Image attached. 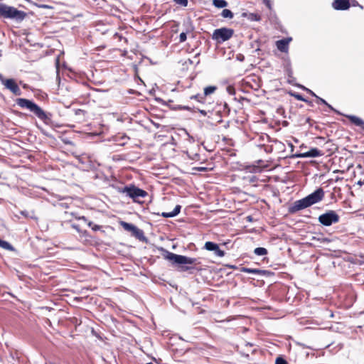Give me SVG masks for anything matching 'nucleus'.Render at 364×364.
<instances>
[{
	"label": "nucleus",
	"mask_w": 364,
	"mask_h": 364,
	"mask_svg": "<svg viewBox=\"0 0 364 364\" xmlns=\"http://www.w3.org/2000/svg\"><path fill=\"white\" fill-rule=\"evenodd\" d=\"M325 192L322 188H317L312 193L303 198L302 199L294 201L288 208V212L291 214L296 213L301 210L307 208L314 204H316L324 198Z\"/></svg>",
	"instance_id": "1"
},
{
	"label": "nucleus",
	"mask_w": 364,
	"mask_h": 364,
	"mask_svg": "<svg viewBox=\"0 0 364 364\" xmlns=\"http://www.w3.org/2000/svg\"><path fill=\"white\" fill-rule=\"evenodd\" d=\"M16 102L20 107L28 109L44 123L48 124L50 120L49 114L33 101L26 98H17Z\"/></svg>",
	"instance_id": "2"
},
{
	"label": "nucleus",
	"mask_w": 364,
	"mask_h": 364,
	"mask_svg": "<svg viewBox=\"0 0 364 364\" xmlns=\"http://www.w3.org/2000/svg\"><path fill=\"white\" fill-rule=\"evenodd\" d=\"M26 16V13L18 10L14 6L0 2V18L22 21Z\"/></svg>",
	"instance_id": "3"
},
{
	"label": "nucleus",
	"mask_w": 364,
	"mask_h": 364,
	"mask_svg": "<svg viewBox=\"0 0 364 364\" xmlns=\"http://www.w3.org/2000/svg\"><path fill=\"white\" fill-rule=\"evenodd\" d=\"M119 192L125 193L127 196L132 198L134 202L139 203H143V201L140 200L141 198H144L148 196V193L146 191L133 184L125 186L119 190Z\"/></svg>",
	"instance_id": "4"
},
{
	"label": "nucleus",
	"mask_w": 364,
	"mask_h": 364,
	"mask_svg": "<svg viewBox=\"0 0 364 364\" xmlns=\"http://www.w3.org/2000/svg\"><path fill=\"white\" fill-rule=\"evenodd\" d=\"M163 252L164 257L175 264H196L197 262V259L188 257L183 255H176L173 252H171L164 248L161 249Z\"/></svg>",
	"instance_id": "5"
},
{
	"label": "nucleus",
	"mask_w": 364,
	"mask_h": 364,
	"mask_svg": "<svg viewBox=\"0 0 364 364\" xmlns=\"http://www.w3.org/2000/svg\"><path fill=\"white\" fill-rule=\"evenodd\" d=\"M234 35V30L229 28L223 27L214 30L212 34V39L218 43H222L230 39Z\"/></svg>",
	"instance_id": "6"
},
{
	"label": "nucleus",
	"mask_w": 364,
	"mask_h": 364,
	"mask_svg": "<svg viewBox=\"0 0 364 364\" xmlns=\"http://www.w3.org/2000/svg\"><path fill=\"white\" fill-rule=\"evenodd\" d=\"M0 82L4 86V87L9 90L14 95H21V90L14 79L5 78L3 75L0 73Z\"/></svg>",
	"instance_id": "7"
},
{
	"label": "nucleus",
	"mask_w": 364,
	"mask_h": 364,
	"mask_svg": "<svg viewBox=\"0 0 364 364\" xmlns=\"http://www.w3.org/2000/svg\"><path fill=\"white\" fill-rule=\"evenodd\" d=\"M318 222L324 226H330L339 222L340 217L334 210H328L319 215Z\"/></svg>",
	"instance_id": "8"
},
{
	"label": "nucleus",
	"mask_w": 364,
	"mask_h": 364,
	"mask_svg": "<svg viewBox=\"0 0 364 364\" xmlns=\"http://www.w3.org/2000/svg\"><path fill=\"white\" fill-rule=\"evenodd\" d=\"M204 248L208 251H213L215 255L223 257L225 256V251L220 249L219 245L213 242H206L204 245Z\"/></svg>",
	"instance_id": "9"
},
{
	"label": "nucleus",
	"mask_w": 364,
	"mask_h": 364,
	"mask_svg": "<svg viewBox=\"0 0 364 364\" xmlns=\"http://www.w3.org/2000/svg\"><path fill=\"white\" fill-rule=\"evenodd\" d=\"M349 0H335L333 6L336 10H346L350 8Z\"/></svg>",
	"instance_id": "10"
},
{
	"label": "nucleus",
	"mask_w": 364,
	"mask_h": 364,
	"mask_svg": "<svg viewBox=\"0 0 364 364\" xmlns=\"http://www.w3.org/2000/svg\"><path fill=\"white\" fill-rule=\"evenodd\" d=\"M75 218L78 220H83L87 223V225L92 229V231H102V226L94 224L92 221H88L87 218L85 216H75ZM102 232H104L102 230Z\"/></svg>",
	"instance_id": "11"
},
{
	"label": "nucleus",
	"mask_w": 364,
	"mask_h": 364,
	"mask_svg": "<svg viewBox=\"0 0 364 364\" xmlns=\"http://www.w3.org/2000/svg\"><path fill=\"white\" fill-rule=\"evenodd\" d=\"M290 41L291 38H283L277 41L276 42L277 49L282 52H287L288 50Z\"/></svg>",
	"instance_id": "12"
},
{
	"label": "nucleus",
	"mask_w": 364,
	"mask_h": 364,
	"mask_svg": "<svg viewBox=\"0 0 364 364\" xmlns=\"http://www.w3.org/2000/svg\"><path fill=\"white\" fill-rule=\"evenodd\" d=\"M348 120L353 124L360 127L364 130V120L355 115H346Z\"/></svg>",
	"instance_id": "13"
},
{
	"label": "nucleus",
	"mask_w": 364,
	"mask_h": 364,
	"mask_svg": "<svg viewBox=\"0 0 364 364\" xmlns=\"http://www.w3.org/2000/svg\"><path fill=\"white\" fill-rule=\"evenodd\" d=\"M324 153L316 148L311 149L309 151H308L306 153H304L301 156L303 157H317L323 156Z\"/></svg>",
	"instance_id": "14"
},
{
	"label": "nucleus",
	"mask_w": 364,
	"mask_h": 364,
	"mask_svg": "<svg viewBox=\"0 0 364 364\" xmlns=\"http://www.w3.org/2000/svg\"><path fill=\"white\" fill-rule=\"evenodd\" d=\"M132 235L135 237L136 239L143 241L145 240L144 233L142 230L138 228L136 226H134L133 228L129 231Z\"/></svg>",
	"instance_id": "15"
},
{
	"label": "nucleus",
	"mask_w": 364,
	"mask_h": 364,
	"mask_svg": "<svg viewBox=\"0 0 364 364\" xmlns=\"http://www.w3.org/2000/svg\"><path fill=\"white\" fill-rule=\"evenodd\" d=\"M181 206L180 205H177L175 208L173 209V211L171 212H163L161 213V216H163L164 218H172V217H174L176 215H177L178 214H179L180 211H181Z\"/></svg>",
	"instance_id": "16"
},
{
	"label": "nucleus",
	"mask_w": 364,
	"mask_h": 364,
	"mask_svg": "<svg viewBox=\"0 0 364 364\" xmlns=\"http://www.w3.org/2000/svg\"><path fill=\"white\" fill-rule=\"evenodd\" d=\"M71 227L75 229L81 237H87L89 236L88 232L86 230H82L79 225L77 224H72Z\"/></svg>",
	"instance_id": "17"
},
{
	"label": "nucleus",
	"mask_w": 364,
	"mask_h": 364,
	"mask_svg": "<svg viewBox=\"0 0 364 364\" xmlns=\"http://www.w3.org/2000/svg\"><path fill=\"white\" fill-rule=\"evenodd\" d=\"M190 100H195L196 102L203 104L205 102V95L203 94H195L190 96Z\"/></svg>",
	"instance_id": "18"
},
{
	"label": "nucleus",
	"mask_w": 364,
	"mask_h": 364,
	"mask_svg": "<svg viewBox=\"0 0 364 364\" xmlns=\"http://www.w3.org/2000/svg\"><path fill=\"white\" fill-rule=\"evenodd\" d=\"M310 93L314 96L316 100H317V103L318 104H323V105H326L329 109H332V110H334V109L333 108V107L329 105L325 100L319 97L318 96H317L314 92H312L311 90H309Z\"/></svg>",
	"instance_id": "19"
},
{
	"label": "nucleus",
	"mask_w": 364,
	"mask_h": 364,
	"mask_svg": "<svg viewBox=\"0 0 364 364\" xmlns=\"http://www.w3.org/2000/svg\"><path fill=\"white\" fill-rule=\"evenodd\" d=\"M244 15L247 16V18L252 21H259L262 19L261 15L257 13H250L249 14H244Z\"/></svg>",
	"instance_id": "20"
},
{
	"label": "nucleus",
	"mask_w": 364,
	"mask_h": 364,
	"mask_svg": "<svg viewBox=\"0 0 364 364\" xmlns=\"http://www.w3.org/2000/svg\"><path fill=\"white\" fill-rule=\"evenodd\" d=\"M217 90V87L215 85H210L204 88L203 95H205V98L206 99V97L213 94L215 90Z\"/></svg>",
	"instance_id": "21"
},
{
	"label": "nucleus",
	"mask_w": 364,
	"mask_h": 364,
	"mask_svg": "<svg viewBox=\"0 0 364 364\" xmlns=\"http://www.w3.org/2000/svg\"><path fill=\"white\" fill-rule=\"evenodd\" d=\"M213 4L218 8H225L228 6V2L225 0H213Z\"/></svg>",
	"instance_id": "22"
},
{
	"label": "nucleus",
	"mask_w": 364,
	"mask_h": 364,
	"mask_svg": "<svg viewBox=\"0 0 364 364\" xmlns=\"http://www.w3.org/2000/svg\"><path fill=\"white\" fill-rule=\"evenodd\" d=\"M267 252V250L264 247H257L254 250V253L257 256L266 255Z\"/></svg>",
	"instance_id": "23"
},
{
	"label": "nucleus",
	"mask_w": 364,
	"mask_h": 364,
	"mask_svg": "<svg viewBox=\"0 0 364 364\" xmlns=\"http://www.w3.org/2000/svg\"><path fill=\"white\" fill-rule=\"evenodd\" d=\"M119 225L124 228V230L127 232H129L134 226V225L128 223L125 221H120Z\"/></svg>",
	"instance_id": "24"
},
{
	"label": "nucleus",
	"mask_w": 364,
	"mask_h": 364,
	"mask_svg": "<svg viewBox=\"0 0 364 364\" xmlns=\"http://www.w3.org/2000/svg\"><path fill=\"white\" fill-rule=\"evenodd\" d=\"M221 16L223 17V18H232L234 15H233V13L229 10V9H223L222 13H221Z\"/></svg>",
	"instance_id": "25"
},
{
	"label": "nucleus",
	"mask_w": 364,
	"mask_h": 364,
	"mask_svg": "<svg viewBox=\"0 0 364 364\" xmlns=\"http://www.w3.org/2000/svg\"><path fill=\"white\" fill-rule=\"evenodd\" d=\"M0 247L5 250H12V246L6 241L0 239Z\"/></svg>",
	"instance_id": "26"
},
{
	"label": "nucleus",
	"mask_w": 364,
	"mask_h": 364,
	"mask_svg": "<svg viewBox=\"0 0 364 364\" xmlns=\"http://www.w3.org/2000/svg\"><path fill=\"white\" fill-rule=\"evenodd\" d=\"M291 95L295 98L297 100H299V101H302V102H307L308 100H306L301 94L299 93H292Z\"/></svg>",
	"instance_id": "27"
},
{
	"label": "nucleus",
	"mask_w": 364,
	"mask_h": 364,
	"mask_svg": "<svg viewBox=\"0 0 364 364\" xmlns=\"http://www.w3.org/2000/svg\"><path fill=\"white\" fill-rule=\"evenodd\" d=\"M114 38H117L119 41H121L123 40L124 43H126V44L128 43V40L125 37H123L122 36L119 35L117 33L114 34Z\"/></svg>",
	"instance_id": "28"
},
{
	"label": "nucleus",
	"mask_w": 364,
	"mask_h": 364,
	"mask_svg": "<svg viewBox=\"0 0 364 364\" xmlns=\"http://www.w3.org/2000/svg\"><path fill=\"white\" fill-rule=\"evenodd\" d=\"M275 364H288V363L283 358L277 357L275 360Z\"/></svg>",
	"instance_id": "29"
},
{
	"label": "nucleus",
	"mask_w": 364,
	"mask_h": 364,
	"mask_svg": "<svg viewBox=\"0 0 364 364\" xmlns=\"http://www.w3.org/2000/svg\"><path fill=\"white\" fill-rule=\"evenodd\" d=\"M305 122L308 124L310 127H313L314 125L316 124V122L310 117L306 118Z\"/></svg>",
	"instance_id": "30"
},
{
	"label": "nucleus",
	"mask_w": 364,
	"mask_h": 364,
	"mask_svg": "<svg viewBox=\"0 0 364 364\" xmlns=\"http://www.w3.org/2000/svg\"><path fill=\"white\" fill-rule=\"evenodd\" d=\"M176 4L181 5L183 6H186L188 5V0H173Z\"/></svg>",
	"instance_id": "31"
},
{
	"label": "nucleus",
	"mask_w": 364,
	"mask_h": 364,
	"mask_svg": "<svg viewBox=\"0 0 364 364\" xmlns=\"http://www.w3.org/2000/svg\"><path fill=\"white\" fill-rule=\"evenodd\" d=\"M248 181L251 183H255L258 181V178L255 176H251L247 178ZM254 186H256V184H254Z\"/></svg>",
	"instance_id": "32"
},
{
	"label": "nucleus",
	"mask_w": 364,
	"mask_h": 364,
	"mask_svg": "<svg viewBox=\"0 0 364 364\" xmlns=\"http://www.w3.org/2000/svg\"><path fill=\"white\" fill-rule=\"evenodd\" d=\"M186 38H187V36H186V33H184V32H182L180 36H179V41L181 43H183L184 41H186Z\"/></svg>",
	"instance_id": "33"
},
{
	"label": "nucleus",
	"mask_w": 364,
	"mask_h": 364,
	"mask_svg": "<svg viewBox=\"0 0 364 364\" xmlns=\"http://www.w3.org/2000/svg\"><path fill=\"white\" fill-rule=\"evenodd\" d=\"M263 3L266 5V6L269 9H272V5L271 0H262Z\"/></svg>",
	"instance_id": "34"
},
{
	"label": "nucleus",
	"mask_w": 364,
	"mask_h": 364,
	"mask_svg": "<svg viewBox=\"0 0 364 364\" xmlns=\"http://www.w3.org/2000/svg\"><path fill=\"white\" fill-rule=\"evenodd\" d=\"M242 272L247 273H256L258 272V270L249 268H243Z\"/></svg>",
	"instance_id": "35"
},
{
	"label": "nucleus",
	"mask_w": 364,
	"mask_h": 364,
	"mask_svg": "<svg viewBox=\"0 0 364 364\" xmlns=\"http://www.w3.org/2000/svg\"><path fill=\"white\" fill-rule=\"evenodd\" d=\"M227 91L230 95H235V88L232 86H228L227 87Z\"/></svg>",
	"instance_id": "36"
},
{
	"label": "nucleus",
	"mask_w": 364,
	"mask_h": 364,
	"mask_svg": "<svg viewBox=\"0 0 364 364\" xmlns=\"http://www.w3.org/2000/svg\"><path fill=\"white\" fill-rule=\"evenodd\" d=\"M85 112L81 109H77L75 110V114H84Z\"/></svg>",
	"instance_id": "37"
},
{
	"label": "nucleus",
	"mask_w": 364,
	"mask_h": 364,
	"mask_svg": "<svg viewBox=\"0 0 364 364\" xmlns=\"http://www.w3.org/2000/svg\"><path fill=\"white\" fill-rule=\"evenodd\" d=\"M191 269V267H188V266H181V269L182 271H187V270H189V269Z\"/></svg>",
	"instance_id": "38"
},
{
	"label": "nucleus",
	"mask_w": 364,
	"mask_h": 364,
	"mask_svg": "<svg viewBox=\"0 0 364 364\" xmlns=\"http://www.w3.org/2000/svg\"><path fill=\"white\" fill-rule=\"evenodd\" d=\"M311 129H314L315 130H320V127L317 124V123L316 122V124L314 125L313 127H311Z\"/></svg>",
	"instance_id": "39"
},
{
	"label": "nucleus",
	"mask_w": 364,
	"mask_h": 364,
	"mask_svg": "<svg viewBox=\"0 0 364 364\" xmlns=\"http://www.w3.org/2000/svg\"><path fill=\"white\" fill-rule=\"evenodd\" d=\"M196 169L198 170V171H200L206 170V168H204V167H198V168H196Z\"/></svg>",
	"instance_id": "40"
},
{
	"label": "nucleus",
	"mask_w": 364,
	"mask_h": 364,
	"mask_svg": "<svg viewBox=\"0 0 364 364\" xmlns=\"http://www.w3.org/2000/svg\"><path fill=\"white\" fill-rule=\"evenodd\" d=\"M183 108H184V109H186V110L191 109V107H189L188 106H185Z\"/></svg>",
	"instance_id": "41"
},
{
	"label": "nucleus",
	"mask_w": 364,
	"mask_h": 364,
	"mask_svg": "<svg viewBox=\"0 0 364 364\" xmlns=\"http://www.w3.org/2000/svg\"><path fill=\"white\" fill-rule=\"evenodd\" d=\"M23 88H25V89H26V88L28 87V85H27L26 84H23Z\"/></svg>",
	"instance_id": "42"
},
{
	"label": "nucleus",
	"mask_w": 364,
	"mask_h": 364,
	"mask_svg": "<svg viewBox=\"0 0 364 364\" xmlns=\"http://www.w3.org/2000/svg\"><path fill=\"white\" fill-rule=\"evenodd\" d=\"M317 139L323 141L324 138L323 137H318Z\"/></svg>",
	"instance_id": "43"
},
{
	"label": "nucleus",
	"mask_w": 364,
	"mask_h": 364,
	"mask_svg": "<svg viewBox=\"0 0 364 364\" xmlns=\"http://www.w3.org/2000/svg\"><path fill=\"white\" fill-rule=\"evenodd\" d=\"M146 364H154V363H146Z\"/></svg>",
	"instance_id": "44"
}]
</instances>
